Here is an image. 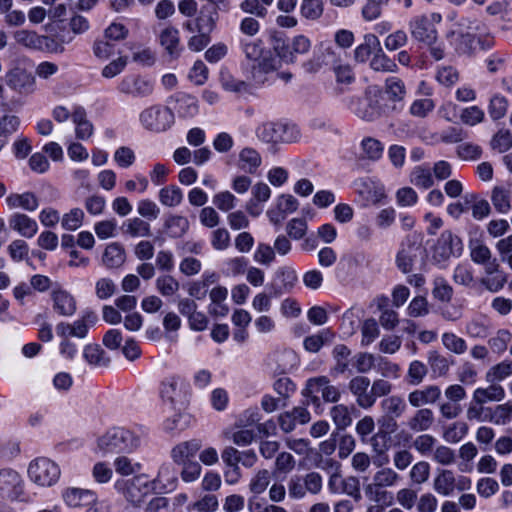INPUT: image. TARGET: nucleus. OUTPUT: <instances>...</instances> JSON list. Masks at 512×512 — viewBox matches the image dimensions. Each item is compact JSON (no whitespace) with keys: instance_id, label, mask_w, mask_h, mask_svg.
<instances>
[{"instance_id":"1","label":"nucleus","mask_w":512,"mask_h":512,"mask_svg":"<svg viewBox=\"0 0 512 512\" xmlns=\"http://www.w3.org/2000/svg\"><path fill=\"white\" fill-rule=\"evenodd\" d=\"M353 114L365 122H374L391 111L397 109L396 105L389 106L385 102L383 93L377 87H370L361 98H354L350 102Z\"/></svg>"},{"instance_id":"2","label":"nucleus","mask_w":512,"mask_h":512,"mask_svg":"<svg viewBox=\"0 0 512 512\" xmlns=\"http://www.w3.org/2000/svg\"><path fill=\"white\" fill-rule=\"evenodd\" d=\"M140 445V438L132 431L113 427L97 440L98 448L105 454L131 453Z\"/></svg>"},{"instance_id":"3","label":"nucleus","mask_w":512,"mask_h":512,"mask_svg":"<svg viewBox=\"0 0 512 512\" xmlns=\"http://www.w3.org/2000/svg\"><path fill=\"white\" fill-rule=\"evenodd\" d=\"M302 395L307 398L306 405L312 404L319 407L321 399L326 403H337L342 393L327 376H317L306 381Z\"/></svg>"},{"instance_id":"4","label":"nucleus","mask_w":512,"mask_h":512,"mask_svg":"<svg viewBox=\"0 0 512 512\" xmlns=\"http://www.w3.org/2000/svg\"><path fill=\"white\" fill-rule=\"evenodd\" d=\"M257 138L265 143H292L300 136L295 124L284 122H264L256 128Z\"/></svg>"},{"instance_id":"5","label":"nucleus","mask_w":512,"mask_h":512,"mask_svg":"<svg viewBox=\"0 0 512 512\" xmlns=\"http://www.w3.org/2000/svg\"><path fill=\"white\" fill-rule=\"evenodd\" d=\"M139 121L144 129L161 133L173 126L175 116L169 107L156 104L145 108L139 115Z\"/></svg>"},{"instance_id":"6","label":"nucleus","mask_w":512,"mask_h":512,"mask_svg":"<svg viewBox=\"0 0 512 512\" xmlns=\"http://www.w3.org/2000/svg\"><path fill=\"white\" fill-rule=\"evenodd\" d=\"M28 476L38 486L51 487L58 482L61 470L59 465L51 459L38 457L30 462Z\"/></svg>"},{"instance_id":"7","label":"nucleus","mask_w":512,"mask_h":512,"mask_svg":"<svg viewBox=\"0 0 512 512\" xmlns=\"http://www.w3.org/2000/svg\"><path fill=\"white\" fill-rule=\"evenodd\" d=\"M333 472L328 480V489L332 494H346L352 497L356 502L360 501L362 496L360 492V482L355 476L343 478L340 471V464L336 461H328Z\"/></svg>"},{"instance_id":"8","label":"nucleus","mask_w":512,"mask_h":512,"mask_svg":"<svg viewBox=\"0 0 512 512\" xmlns=\"http://www.w3.org/2000/svg\"><path fill=\"white\" fill-rule=\"evenodd\" d=\"M281 66V58L279 53L275 55L273 52L266 54L260 60L250 64V80L257 86L271 83L274 75Z\"/></svg>"},{"instance_id":"9","label":"nucleus","mask_w":512,"mask_h":512,"mask_svg":"<svg viewBox=\"0 0 512 512\" xmlns=\"http://www.w3.org/2000/svg\"><path fill=\"white\" fill-rule=\"evenodd\" d=\"M118 91L134 98H146L153 94L154 85L151 80L139 75H127L120 81Z\"/></svg>"},{"instance_id":"10","label":"nucleus","mask_w":512,"mask_h":512,"mask_svg":"<svg viewBox=\"0 0 512 512\" xmlns=\"http://www.w3.org/2000/svg\"><path fill=\"white\" fill-rule=\"evenodd\" d=\"M463 250L461 239L451 231H443L434 248V258L445 261L451 256H459Z\"/></svg>"},{"instance_id":"11","label":"nucleus","mask_w":512,"mask_h":512,"mask_svg":"<svg viewBox=\"0 0 512 512\" xmlns=\"http://www.w3.org/2000/svg\"><path fill=\"white\" fill-rule=\"evenodd\" d=\"M455 45V50L460 55L472 56L477 49H488L492 45L490 39H483L478 35L470 34H450Z\"/></svg>"},{"instance_id":"12","label":"nucleus","mask_w":512,"mask_h":512,"mask_svg":"<svg viewBox=\"0 0 512 512\" xmlns=\"http://www.w3.org/2000/svg\"><path fill=\"white\" fill-rule=\"evenodd\" d=\"M23 494V481L18 472L12 469L0 470V496L17 500Z\"/></svg>"},{"instance_id":"13","label":"nucleus","mask_w":512,"mask_h":512,"mask_svg":"<svg viewBox=\"0 0 512 512\" xmlns=\"http://www.w3.org/2000/svg\"><path fill=\"white\" fill-rule=\"evenodd\" d=\"M53 311L62 317H72L77 311L76 298L67 290L55 288L50 293Z\"/></svg>"},{"instance_id":"14","label":"nucleus","mask_w":512,"mask_h":512,"mask_svg":"<svg viewBox=\"0 0 512 512\" xmlns=\"http://www.w3.org/2000/svg\"><path fill=\"white\" fill-rule=\"evenodd\" d=\"M348 390L355 397V401L362 409L373 406V398L370 390V379L363 375H357L348 382Z\"/></svg>"},{"instance_id":"15","label":"nucleus","mask_w":512,"mask_h":512,"mask_svg":"<svg viewBox=\"0 0 512 512\" xmlns=\"http://www.w3.org/2000/svg\"><path fill=\"white\" fill-rule=\"evenodd\" d=\"M5 78L6 84L20 94H31L35 90V77L25 69L16 67Z\"/></svg>"},{"instance_id":"16","label":"nucleus","mask_w":512,"mask_h":512,"mask_svg":"<svg viewBox=\"0 0 512 512\" xmlns=\"http://www.w3.org/2000/svg\"><path fill=\"white\" fill-rule=\"evenodd\" d=\"M412 37L420 42L432 45L437 38V31L426 15L414 17L409 23Z\"/></svg>"},{"instance_id":"17","label":"nucleus","mask_w":512,"mask_h":512,"mask_svg":"<svg viewBox=\"0 0 512 512\" xmlns=\"http://www.w3.org/2000/svg\"><path fill=\"white\" fill-rule=\"evenodd\" d=\"M62 499L68 507L79 508L94 504L97 500V495L90 489L67 487L62 491Z\"/></svg>"},{"instance_id":"18","label":"nucleus","mask_w":512,"mask_h":512,"mask_svg":"<svg viewBox=\"0 0 512 512\" xmlns=\"http://www.w3.org/2000/svg\"><path fill=\"white\" fill-rule=\"evenodd\" d=\"M441 389L437 385H427L423 389H416L408 394V402L414 408L435 404L441 398Z\"/></svg>"},{"instance_id":"19","label":"nucleus","mask_w":512,"mask_h":512,"mask_svg":"<svg viewBox=\"0 0 512 512\" xmlns=\"http://www.w3.org/2000/svg\"><path fill=\"white\" fill-rule=\"evenodd\" d=\"M333 54L334 50L332 47L321 43L314 48L312 56L302 63V68L306 73H317L328 64L327 58Z\"/></svg>"},{"instance_id":"20","label":"nucleus","mask_w":512,"mask_h":512,"mask_svg":"<svg viewBox=\"0 0 512 512\" xmlns=\"http://www.w3.org/2000/svg\"><path fill=\"white\" fill-rule=\"evenodd\" d=\"M435 416L430 408H418L406 421L407 428L414 433H423L432 428Z\"/></svg>"},{"instance_id":"21","label":"nucleus","mask_w":512,"mask_h":512,"mask_svg":"<svg viewBox=\"0 0 512 512\" xmlns=\"http://www.w3.org/2000/svg\"><path fill=\"white\" fill-rule=\"evenodd\" d=\"M184 383L178 377L166 378L160 389V395L164 401L169 402L172 405L181 403L184 400Z\"/></svg>"},{"instance_id":"22","label":"nucleus","mask_w":512,"mask_h":512,"mask_svg":"<svg viewBox=\"0 0 512 512\" xmlns=\"http://www.w3.org/2000/svg\"><path fill=\"white\" fill-rule=\"evenodd\" d=\"M311 49V41L304 35H297L286 48L279 51V57L287 63H295V54H306Z\"/></svg>"},{"instance_id":"23","label":"nucleus","mask_w":512,"mask_h":512,"mask_svg":"<svg viewBox=\"0 0 512 512\" xmlns=\"http://www.w3.org/2000/svg\"><path fill=\"white\" fill-rule=\"evenodd\" d=\"M9 226L26 238H32L38 231L37 222L23 213H14L9 218Z\"/></svg>"},{"instance_id":"24","label":"nucleus","mask_w":512,"mask_h":512,"mask_svg":"<svg viewBox=\"0 0 512 512\" xmlns=\"http://www.w3.org/2000/svg\"><path fill=\"white\" fill-rule=\"evenodd\" d=\"M125 260L126 253L121 244L114 242L106 246L102 255V263L106 268H120L125 263Z\"/></svg>"},{"instance_id":"25","label":"nucleus","mask_w":512,"mask_h":512,"mask_svg":"<svg viewBox=\"0 0 512 512\" xmlns=\"http://www.w3.org/2000/svg\"><path fill=\"white\" fill-rule=\"evenodd\" d=\"M202 444L197 439H192L179 443L171 450V457L177 464L189 462L191 457H194L196 453L201 449Z\"/></svg>"},{"instance_id":"26","label":"nucleus","mask_w":512,"mask_h":512,"mask_svg":"<svg viewBox=\"0 0 512 512\" xmlns=\"http://www.w3.org/2000/svg\"><path fill=\"white\" fill-rule=\"evenodd\" d=\"M159 41L171 57L177 58L179 56L181 48L179 46L180 38L177 28L169 26L163 29L159 35Z\"/></svg>"},{"instance_id":"27","label":"nucleus","mask_w":512,"mask_h":512,"mask_svg":"<svg viewBox=\"0 0 512 512\" xmlns=\"http://www.w3.org/2000/svg\"><path fill=\"white\" fill-rule=\"evenodd\" d=\"M504 397V388L496 382L490 383L486 388H477L473 392V401L484 404L487 402H500Z\"/></svg>"},{"instance_id":"28","label":"nucleus","mask_w":512,"mask_h":512,"mask_svg":"<svg viewBox=\"0 0 512 512\" xmlns=\"http://www.w3.org/2000/svg\"><path fill=\"white\" fill-rule=\"evenodd\" d=\"M381 409L385 417L401 418L407 411V404L400 395H391L381 401Z\"/></svg>"},{"instance_id":"29","label":"nucleus","mask_w":512,"mask_h":512,"mask_svg":"<svg viewBox=\"0 0 512 512\" xmlns=\"http://www.w3.org/2000/svg\"><path fill=\"white\" fill-rule=\"evenodd\" d=\"M121 230L123 234H126L130 237H150L152 235L150 224L140 217H134L126 220L122 226Z\"/></svg>"},{"instance_id":"30","label":"nucleus","mask_w":512,"mask_h":512,"mask_svg":"<svg viewBox=\"0 0 512 512\" xmlns=\"http://www.w3.org/2000/svg\"><path fill=\"white\" fill-rule=\"evenodd\" d=\"M83 358L94 368H106L110 364V358L98 344L86 345L83 349Z\"/></svg>"},{"instance_id":"31","label":"nucleus","mask_w":512,"mask_h":512,"mask_svg":"<svg viewBox=\"0 0 512 512\" xmlns=\"http://www.w3.org/2000/svg\"><path fill=\"white\" fill-rule=\"evenodd\" d=\"M427 361L432 373L437 377L446 376L450 367L455 363L452 358L444 356L436 350L428 352Z\"/></svg>"},{"instance_id":"32","label":"nucleus","mask_w":512,"mask_h":512,"mask_svg":"<svg viewBox=\"0 0 512 512\" xmlns=\"http://www.w3.org/2000/svg\"><path fill=\"white\" fill-rule=\"evenodd\" d=\"M261 155L251 147L243 148L239 153L238 167L249 174H254L261 166Z\"/></svg>"},{"instance_id":"33","label":"nucleus","mask_w":512,"mask_h":512,"mask_svg":"<svg viewBox=\"0 0 512 512\" xmlns=\"http://www.w3.org/2000/svg\"><path fill=\"white\" fill-rule=\"evenodd\" d=\"M380 40L374 34H366L363 43L359 44L354 50V59L356 62L364 63L376 52L380 46Z\"/></svg>"},{"instance_id":"34","label":"nucleus","mask_w":512,"mask_h":512,"mask_svg":"<svg viewBox=\"0 0 512 512\" xmlns=\"http://www.w3.org/2000/svg\"><path fill=\"white\" fill-rule=\"evenodd\" d=\"M98 321V316L93 310H85L82 315L71 323L74 337L83 339L87 336L89 328Z\"/></svg>"},{"instance_id":"35","label":"nucleus","mask_w":512,"mask_h":512,"mask_svg":"<svg viewBox=\"0 0 512 512\" xmlns=\"http://www.w3.org/2000/svg\"><path fill=\"white\" fill-rule=\"evenodd\" d=\"M456 486V478L451 470H442L433 481V489L443 496L452 495Z\"/></svg>"},{"instance_id":"36","label":"nucleus","mask_w":512,"mask_h":512,"mask_svg":"<svg viewBox=\"0 0 512 512\" xmlns=\"http://www.w3.org/2000/svg\"><path fill=\"white\" fill-rule=\"evenodd\" d=\"M15 41L30 49H42L47 44L49 38L47 36L38 35L34 31L19 30L14 33Z\"/></svg>"},{"instance_id":"37","label":"nucleus","mask_w":512,"mask_h":512,"mask_svg":"<svg viewBox=\"0 0 512 512\" xmlns=\"http://www.w3.org/2000/svg\"><path fill=\"white\" fill-rule=\"evenodd\" d=\"M6 203L12 209L22 208L26 211H35L39 206L37 197L31 192L10 194L6 198Z\"/></svg>"},{"instance_id":"38","label":"nucleus","mask_w":512,"mask_h":512,"mask_svg":"<svg viewBox=\"0 0 512 512\" xmlns=\"http://www.w3.org/2000/svg\"><path fill=\"white\" fill-rule=\"evenodd\" d=\"M372 481L387 489L397 486L402 481V477L394 468L382 467L374 473Z\"/></svg>"},{"instance_id":"39","label":"nucleus","mask_w":512,"mask_h":512,"mask_svg":"<svg viewBox=\"0 0 512 512\" xmlns=\"http://www.w3.org/2000/svg\"><path fill=\"white\" fill-rule=\"evenodd\" d=\"M175 110L180 118H192L198 113V101L191 95L181 94L176 98Z\"/></svg>"},{"instance_id":"40","label":"nucleus","mask_w":512,"mask_h":512,"mask_svg":"<svg viewBox=\"0 0 512 512\" xmlns=\"http://www.w3.org/2000/svg\"><path fill=\"white\" fill-rule=\"evenodd\" d=\"M370 67L377 72L395 73L398 71L396 62L384 53L381 45L374 53L370 61Z\"/></svg>"},{"instance_id":"41","label":"nucleus","mask_w":512,"mask_h":512,"mask_svg":"<svg viewBox=\"0 0 512 512\" xmlns=\"http://www.w3.org/2000/svg\"><path fill=\"white\" fill-rule=\"evenodd\" d=\"M508 107L509 101L507 98L500 93H494L490 97L487 106L488 115L493 121H498L506 116Z\"/></svg>"},{"instance_id":"42","label":"nucleus","mask_w":512,"mask_h":512,"mask_svg":"<svg viewBox=\"0 0 512 512\" xmlns=\"http://www.w3.org/2000/svg\"><path fill=\"white\" fill-rule=\"evenodd\" d=\"M365 496L374 503L390 505L393 501V495L386 488L374 484L373 481L364 486Z\"/></svg>"},{"instance_id":"43","label":"nucleus","mask_w":512,"mask_h":512,"mask_svg":"<svg viewBox=\"0 0 512 512\" xmlns=\"http://www.w3.org/2000/svg\"><path fill=\"white\" fill-rule=\"evenodd\" d=\"M360 146L362 150L361 157L363 159L375 162L383 155V144L376 138L365 137L362 139Z\"/></svg>"},{"instance_id":"44","label":"nucleus","mask_w":512,"mask_h":512,"mask_svg":"<svg viewBox=\"0 0 512 512\" xmlns=\"http://www.w3.org/2000/svg\"><path fill=\"white\" fill-rule=\"evenodd\" d=\"M164 227L167 229L170 237L180 238L187 233L190 224L188 219L184 216L171 215L166 219Z\"/></svg>"},{"instance_id":"45","label":"nucleus","mask_w":512,"mask_h":512,"mask_svg":"<svg viewBox=\"0 0 512 512\" xmlns=\"http://www.w3.org/2000/svg\"><path fill=\"white\" fill-rule=\"evenodd\" d=\"M156 290L163 297L173 296L180 288L179 281L169 272L159 275L155 280Z\"/></svg>"},{"instance_id":"46","label":"nucleus","mask_w":512,"mask_h":512,"mask_svg":"<svg viewBox=\"0 0 512 512\" xmlns=\"http://www.w3.org/2000/svg\"><path fill=\"white\" fill-rule=\"evenodd\" d=\"M271 482V472L267 469H259L250 479L248 489L252 495L264 493Z\"/></svg>"},{"instance_id":"47","label":"nucleus","mask_w":512,"mask_h":512,"mask_svg":"<svg viewBox=\"0 0 512 512\" xmlns=\"http://www.w3.org/2000/svg\"><path fill=\"white\" fill-rule=\"evenodd\" d=\"M512 375V361L504 360L492 367L485 374V379L488 383L500 382Z\"/></svg>"},{"instance_id":"48","label":"nucleus","mask_w":512,"mask_h":512,"mask_svg":"<svg viewBox=\"0 0 512 512\" xmlns=\"http://www.w3.org/2000/svg\"><path fill=\"white\" fill-rule=\"evenodd\" d=\"M483 24L477 18L461 17L454 25L450 34L478 35L482 31Z\"/></svg>"},{"instance_id":"49","label":"nucleus","mask_w":512,"mask_h":512,"mask_svg":"<svg viewBox=\"0 0 512 512\" xmlns=\"http://www.w3.org/2000/svg\"><path fill=\"white\" fill-rule=\"evenodd\" d=\"M491 201L499 213H507L511 209L510 190L501 186L494 187L491 193Z\"/></svg>"},{"instance_id":"50","label":"nucleus","mask_w":512,"mask_h":512,"mask_svg":"<svg viewBox=\"0 0 512 512\" xmlns=\"http://www.w3.org/2000/svg\"><path fill=\"white\" fill-rule=\"evenodd\" d=\"M183 200L182 190L175 185L163 187L159 191V201L167 207L178 206Z\"/></svg>"},{"instance_id":"51","label":"nucleus","mask_w":512,"mask_h":512,"mask_svg":"<svg viewBox=\"0 0 512 512\" xmlns=\"http://www.w3.org/2000/svg\"><path fill=\"white\" fill-rule=\"evenodd\" d=\"M330 416L333 423L339 430H344L352 423L349 408L344 404H337L333 406L330 410Z\"/></svg>"},{"instance_id":"52","label":"nucleus","mask_w":512,"mask_h":512,"mask_svg":"<svg viewBox=\"0 0 512 512\" xmlns=\"http://www.w3.org/2000/svg\"><path fill=\"white\" fill-rule=\"evenodd\" d=\"M273 0H243L240 3V9L247 14L255 15L259 18L266 17L267 6L271 5Z\"/></svg>"},{"instance_id":"53","label":"nucleus","mask_w":512,"mask_h":512,"mask_svg":"<svg viewBox=\"0 0 512 512\" xmlns=\"http://www.w3.org/2000/svg\"><path fill=\"white\" fill-rule=\"evenodd\" d=\"M453 292L452 286L444 277L439 276L433 280L432 295L435 299L448 303L453 297Z\"/></svg>"},{"instance_id":"54","label":"nucleus","mask_w":512,"mask_h":512,"mask_svg":"<svg viewBox=\"0 0 512 512\" xmlns=\"http://www.w3.org/2000/svg\"><path fill=\"white\" fill-rule=\"evenodd\" d=\"M428 374L426 364L419 360H414L409 364L406 380L409 385H420Z\"/></svg>"},{"instance_id":"55","label":"nucleus","mask_w":512,"mask_h":512,"mask_svg":"<svg viewBox=\"0 0 512 512\" xmlns=\"http://www.w3.org/2000/svg\"><path fill=\"white\" fill-rule=\"evenodd\" d=\"M242 50L246 59L251 63L260 60L262 57H265L266 54L272 52L270 50H266L263 47V42L261 40H253L242 43Z\"/></svg>"},{"instance_id":"56","label":"nucleus","mask_w":512,"mask_h":512,"mask_svg":"<svg viewBox=\"0 0 512 512\" xmlns=\"http://www.w3.org/2000/svg\"><path fill=\"white\" fill-rule=\"evenodd\" d=\"M410 181L415 186L423 189H428L434 184L430 168L424 166H416L413 169Z\"/></svg>"},{"instance_id":"57","label":"nucleus","mask_w":512,"mask_h":512,"mask_svg":"<svg viewBox=\"0 0 512 512\" xmlns=\"http://www.w3.org/2000/svg\"><path fill=\"white\" fill-rule=\"evenodd\" d=\"M385 92L395 104L403 101L406 94L404 83L397 77H390L386 80Z\"/></svg>"},{"instance_id":"58","label":"nucleus","mask_w":512,"mask_h":512,"mask_svg":"<svg viewBox=\"0 0 512 512\" xmlns=\"http://www.w3.org/2000/svg\"><path fill=\"white\" fill-rule=\"evenodd\" d=\"M443 346L452 353L461 355L467 351L466 341L452 332H445L441 337Z\"/></svg>"},{"instance_id":"59","label":"nucleus","mask_w":512,"mask_h":512,"mask_svg":"<svg viewBox=\"0 0 512 512\" xmlns=\"http://www.w3.org/2000/svg\"><path fill=\"white\" fill-rule=\"evenodd\" d=\"M324 11L322 0H302L300 5L301 15L308 20L319 19Z\"/></svg>"},{"instance_id":"60","label":"nucleus","mask_w":512,"mask_h":512,"mask_svg":"<svg viewBox=\"0 0 512 512\" xmlns=\"http://www.w3.org/2000/svg\"><path fill=\"white\" fill-rule=\"evenodd\" d=\"M437 439L431 434L421 433L413 440V448L421 455L427 456L433 453Z\"/></svg>"},{"instance_id":"61","label":"nucleus","mask_w":512,"mask_h":512,"mask_svg":"<svg viewBox=\"0 0 512 512\" xmlns=\"http://www.w3.org/2000/svg\"><path fill=\"white\" fill-rule=\"evenodd\" d=\"M431 467L426 461H418L412 465L409 471V479L413 484L421 485L428 481Z\"/></svg>"},{"instance_id":"62","label":"nucleus","mask_w":512,"mask_h":512,"mask_svg":"<svg viewBox=\"0 0 512 512\" xmlns=\"http://www.w3.org/2000/svg\"><path fill=\"white\" fill-rule=\"evenodd\" d=\"M512 417V403L507 402L497 405L493 410L490 408L489 421L497 425L507 424Z\"/></svg>"},{"instance_id":"63","label":"nucleus","mask_w":512,"mask_h":512,"mask_svg":"<svg viewBox=\"0 0 512 512\" xmlns=\"http://www.w3.org/2000/svg\"><path fill=\"white\" fill-rule=\"evenodd\" d=\"M117 291V286L109 277H101L95 282V295L99 300L111 298Z\"/></svg>"},{"instance_id":"64","label":"nucleus","mask_w":512,"mask_h":512,"mask_svg":"<svg viewBox=\"0 0 512 512\" xmlns=\"http://www.w3.org/2000/svg\"><path fill=\"white\" fill-rule=\"evenodd\" d=\"M453 281L464 287H471L474 283L473 270L468 264H458L453 271Z\"/></svg>"}]
</instances>
